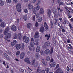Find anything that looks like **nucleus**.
<instances>
[{
    "instance_id": "obj_1",
    "label": "nucleus",
    "mask_w": 73,
    "mask_h": 73,
    "mask_svg": "<svg viewBox=\"0 0 73 73\" xmlns=\"http://www.w3.org/2000/svg\"><path fill=\"white\" fill-rule=\"evenodd\" d=\"M21 4L20 3H18L17 4L16 6V8L17 11L20 12H21Z\"/></svg>"
},
{
    "instance_id": "obj_2",
    "label": "nucleus",
    "mask_w": 73,
    "mask_h": 73,
    "mask_svg": "<svg viewBox=\"0 0 73 73\" xmlns=\"http://www.w3.org/2000/svg\"><path fill=\"white\" fill-rule=\"evenodd\" d=\"M11 34L10 33H8L5 37L4 39L5 40H8L9 38H11Z\"/></svg>"
},
{
    "instance_id": "obj_3",
    "label": "nucleus",
    "mask_w": 73,
    "mask_h": 73,
    "mask_svg": "<svg viewBox=\"0 0 73 73\" xmlns=\"http://www.w3.org/2000/svg\"><path fill=\"white\" fill-rule=\"evenodd\" d=\"M39 37V33L38 32L36 31L35 33V35L34 36V38H37Z\"/></svg>"
},
{
    "instance_id": "obj_4",
    "label": "nucleus",
    "mask_w": 73,
    "mask_h": 73,
    "mask_svg": "<svg viewBox=\"0 0 73 73\" xmlns=\"http://www.w3.org/2000/svg\"><path fill=\"white\" fill-rule=\"evenodd\" d=\"M25 57V53L24 52H22L20 54V58L21 59H23Z\"/></svg>"
},
{
    "instance_id": "obj_5",
    "label": "nucleus",
    "mask_w": 73,
    "mask_h": 73,
    "mask_svg": "<svg viewBox=\"0 0 73 73\" xmlns=\"http://www.w3.org/2000/svg\"><path fill=\"white\" fill-rule=\"evenodd\" d=\"M67 15L68 16V17L69 19H70L72 17V15H71V13L70 11H69V10H67Z\"/></svg>"
},
{
    "instance_id": "obj_6",
    "label": "nucleus",
    "mask_w": 73,
    "mask_h": 73,
    "mask_svg": "<svg viewBox=\"0 0 73 73\" xmlns=\"http://www.w3.org/2000/svg\"><path fill=\"white\" fill-rule=\"evenodd\" d=\"M25 61L26 62H27V63L29 64H31V62H30L28 58H26L25 59Z\"/></svg>"
},
{
    "instance_id": "obj_7",
    "label": "nucleus",
    "mask_w": 73,
    "mask_h": 73,
    "mask_svg": "<svg viewBox=\"0 0 73 73\" xmlns=\"http://www.w3.org/2000/svg\"><path fill=\"white\" fill-rule=\"evenodd\" d=\"M11 29L12 31H14V32H15V31H16V30H17L16 27L15 25L11 27Z\"/></svg>"
},
{
    "instance_id": "obj_8",
    "label": "nucleus",
    "mask_w": 73,
    "mask_h": 73,
    "mask_svg": "<svg viewBox=\"0 0 73 73\" xmlns=\"http://www.w3.org/2000/svg\"><path fill=\"white\" fill-rule=\"evenodd\" d=\"M39 13L40 15H43L44 13V10L43 9L40 8V10Z\"/></svg>"
},
{
    "instance_id": "obj_9",
    "label": "nucleus",
    "mask_w": 73,
    "mask_h": 73,
    "mask_svg": "<svg viewBox=\"0 0 73 73\" xmlns=\"http://www.w3.org/2000/svg\"><path fill=\"white\" fill-rule=\"evenodd\" d=\"M17 44V41L16 40H13V41L11 43L12 46H14Z\"/></svg>"
},
{
    "instance_id": "obj_10",
    "label": "nucleus",
    "mask_w": 73,
    "mask_h": 73,
    "mask_svg": "<svg viewBox=\"0 0 73 73\" xmlns=\"http://www.w3.org/2000/svg\"><path fill=\"white\" fill-rule=\"evenodd\" d=\"M50 45V42L49 41L47 42L44 43L45 46H47V47L49 46Z\"/></svg>"
},
{
    "instance_id": "obj_11",
    "label": "nucleus",
    "mask_w": 73,
    "mask_h": 73,
    "mask_svg": "<svg viewBox=\"0 0 73 73\" xmlns=\"http://www.w3.org/2000/svg\"><path fill=\"white\" fill-rule=\"evenodd\" d=\"M21 44H17L16 45V49L17 50H19L21 48Z\"/></svg>"
},
{
    "instance_id": "obj_12",
    "label": "nucleus",
    "mask_w": 73,
    "mask_h": 73,
    "mask_svg": "<svg viewBox=\"0 0 73 73\" xmlns=\"http://www.w3.org/2000/svg\"><path fill=\"white\" fill-rule=\"evenodd\" d=\"M42 62L44 65H45L47 64V63L46 62V59H42Z\"/></svg>"
},
{
    "instance_id": "obj_13",
    "label": "nucleus",
    "mask_w": 73,
    "mask_h": 73,
    "mask_svg": "<svg viewBox=\"0 0 73 73\" xmlns=\"http://www.w3.org/2000/svg\"><path fill=\"white\" fill-rule=\"evenodd\" d=\"M3 56L7 59V60H8L9 58V56H8L7 54L5 53H4L3 54Z\"/></svg>"
},
{
    "instance_id": "obj_14",
    "label": "nucleus",
    "mask_w": 73,
    "mask_h": 73,
    "mask_svg": "<svg viewBox=\"0 0 73 73\" xmlns=\"http://www.w3.org/2000/svg\"><path fill=\"white\" fill-rule=\"evenodd\" d=\"M28 7L29 9H33V6L31 5V3H29Z\"/></svg>"
},
{
    "instance_id": "obj_15",
    "label": "nucleus",
    "mask_w": 73,
    "mask_h": 73,
    "mask_svg": "<svg viewBox=\"0 0 73 73\" xmlns=\"http://www.w3.org/2000/svg\"><path fill=\"white\" fill-rule=\"evenodd\" d=\"M44 53L45 54H48V53H50V50L49 49H46L44 51Z\"/></svg>"
},
{
    "instance_id": "obj_16",
    "label": "nucleus",
    "mask_w": 73,
    "mask_h": 73,
    "mask_svg": "<svg viewBox=\"0 0 73 73\" xmlns=\"http://www.w3.org/2000/svg\"><path fill=\"white\" fill-rule=\"evenodd\" d=\"M56 65V63L55 62H53L50 64V66L51 67H54Z\"/></svg>"
},
{
    "instance_id": "obj_17",
    "label": "nucleus",
    "mask_w": 73,
    "mask_h": 73,
    "mask_svg": "<svg viewBox=\"0 0 73 73\" xmlns=\"http://www.w3.org/2000/svg\"><path fill=\"white\" fill-rule=\"evenodd\" d=\"M40 31L41 33H43L44 31V27L42 26L41 27H40Z\"/></svg>"
},
{
    "instance_id": "obj_18",
    "label": "nucleus",
    "mask_w": 73,
    "mask_h": 73,
    "mask_svg": "<svg viewBox=\"0 0 73 73\" xmlns=\"http://www.w3.org/2000/svg\"><path fill=\"white\" fill-rule=\"evenodd\" d=\"M40 50V47L38 46H37V47L36 49V52H38Z\"/></svg>"
},
{
    "instance_id": "obj_19",
    "label": "nucleus",
    "mask_w": 73,
    "mask_h": 73,
    "mask_svg": "<svg viewBox=\"0 0 73 73\" xmlns=\"http://www.w3.org/2000/svg\"><path fill=\"white\" fill-rule=\"evenodd\" d=\"M18 38L19 40H21V39L22 36L21 33H18Z\"/></svg>"
},
{
    "instance_id": "obj_20",
    "label": "nucleus",
    "mask_w": 73,
    "mask_h": 73,
    "mask_svg": "<svg viewBox=\"0 0 73 73\" xmlns=\"http://www.w3.org/2000/svg\"><path fill=\"white\" fill-rule=\"evenodd\" d=\"M4 5V2L2 0H0V5L1 6H3Z\"/></svg>"
},
{
    "instance_id": "obj_21",
    "label": "nucleus",
    "mask_w": 73,
    "mask_h": 73,
    "mask_svg": "<svg viewBox=\"0 0 73 73\" xmlns=\"http://www.w3.org/2000/svg\"><path fill=\"white\" fill-rule=\"evenodd\" d=\"M5 26V23L4 22H2L1 23V27H2V28H3V27H4Z\"/></svg>"
},
{
    "instance_id": "obj_22",
    "label": "nucleus",
    "mask_w": 73,
    "mask_h": 73,
    "mask_svg": "<svg viewBox=\"0 0 73 73\" xmlns=\"http://www.w3.org/2000/svg\"><path fill=\"white\" fill-rule=\"evenodd\" d=\"M29 37H27L25 38V40L24 41L25 43H28L29 42Z\"/></svg>"
},
{
    "instance_id": "obj_23",
    "label": "nucleus",
    "mask_w": 73,
    "mask_h": 73,
    "mask_svg": "<svg viewBox=\"0 0 73 73\" xmlns=\"http://www.w3.org/2000/svg\"><path fill=\"white\" fill-rule=\"evenodd\" d=\"M44 26L46 28V29H48V25H47V24H46V22H45L44 23Z\"/></svg>"
},
{
    "instance_id": "obj_24",
    "label": "nucleus",
    "mask_w": 73,
    "mask_h": 73,
    "mask_svg": "<svg viewBox=\"0 0 73 73\" xmlns=\"http://www.w3.org/2000/svg\"><path fill=\"white\" fill-rule=\"evenodd\" d=\"M42 17H40L38 19V22L39 23L40 22H41L42 21Z\"/></svg>"
},
{
    "instance_id": "obj_25",
    "label": "nucleus",
    "mask_w": 73,
    "mask_h": 73,
    "mask_svg": "<svg viewBox=\"0 0 73 73\" xmlns=\"http://www.w3.org/2000/svg\"><path fill=\"white\" fill-rule=\"evenodd\" d=\"M50 34H49V36L47 34H46L45 36V37L47 38V40H48L50 38Z\"/></svg>"
},
{
    "instance_id": "obj_26",
    "label": "nucleus",
    "mask_w": 73,
    "mask_h": 73,
    "mask_svg": "<svg viewBox=\"0 0 73 73\" xmlns=\"http://www.w3.org/2000/svg\"><path fill=\"white\" fill-rule=\"evenodd\" d=\"M31 26H32V25L31 24V23H29L27 25V28H29H29H30Z\"/></svg>"
},
{
    "instance_id": "obj_27",
    "label": "nucleus",
    "mask_w": 73,
    "mask_h": 73,
    "mask_svg": "<svg viewBox=\"0 0 73 73\" xmlns=\"http://www.w3.org/2000/svg\"><path fill=\"white\" fill-rule=\"evenodd\" d=\"M53 23L55 25H56V23H57V19H55L54 20H53Z\"/></svg>"
},
{
    "instance_id": "obj_28",
    "label": "nucleus",
    "mask_w": 73,
    "mask_h": 73,
    "mask_svg": "<svg viewBox=\"0 0 73 73\" xmlns=\"http://www.w3.org/2000/svg\"><path fill=\"white\" fill-rule=\"evenodd\" d=\"M35 57L36 58H38L40 57V55L38 53L36 54H35Z\"/></svg>"
},
{
    "instance_id": "obj_29",
    "label": "nucleus",
    "mask_w": 73,
    "mask_h": 73,
    "mask_svg": "<svg viewBox=\"0 0 73 73\" xmlns=\"http://www.w3.org/2000/svg\"><path fill=\"white\" fill-rule=\"evenodd\" d=\"M22 46L21 48V49L22 50H24V44L23 43H22Z\"/></svg>"
},
{
    "instance_id": "obj_30",
    "label": "nucleus",
    "mask_w": 73,
    "mask_h": 73,
    "mask_svg": "<svg viewBox=\"0 0 73 73\" xmlns=\"http://www.w3.org/2000/svg\"><path fill=\"white\" fill-rule=\"evenodd\" d=\"M30 45L32 47H33V46H35V42H30Z\"/></svg>"
},
{
    "instance_id": "obj_31",
    "label": "nucleus",
    "mask_w": 73,
    "mask_h": 73,
    "mask_svg": "<svg viewBox=\"0 0 73 73\" xmlns=\"http://www.w3.org/2000/svg\"><path fill=\"white\" fill-rule=\"evenodd\" d=\"M36 7H34L33 9V13H34V14H36Z\"/></svg>"
},
{
    "instance_id": "obj_32",
    "label": "nucleus",
    "mask_w": 73,
    "mask_h": 73,
    "mask_svg": "<svg viewBox=\"0 0 73 73\" xmlns=\"http://www.w3.org/2000/svg\"><path fill=\"white\" fill-rule=\"evenodd\" d=\"M46 60L47 61H49L50 60V58L49 56H47L46 57Z\"/></svg>"
},
{
    "instance_id": "obj_33",
    "label": "nucleus",
    "mask_w": 73,
    "mask_h": 73,
    "mask_svg": "<svg viewBox=\"0 0 73 73\" xmlns=\"http://www.w3.org/2000/svg\"><path fill=\"white\" fill-rule=\"evenodd\" d=\"M6 53H7V54L10 55V54H11V52L9 50H7L6 51Z\"/></svg>"
},
{
    "instance_id": "obj_34",
    "label": "nucleus",
    "mask_w": 73,
    "mask_h": 73,
    "mask_svg": "<svg viewBox=\"0 0 73 73\" xmlns=\"http://www.w3.org/2000/svg\"><path fill=\"white\" fill-rule=\"evenodd\" d=\"M38 66V62H36L34 64V66L35 68H36Z\"/></svg>"
},
{
    "instance_id": "obj_35",
    "label": "nucleus",
    "mask_w": 73,
    "mask_h": 73,
    "mask_svg": "<svg viewBox=\"0 0 73 73\" xmlns=\"http://www.w3.org/2000/svg\"><path fill=\"white\" fill-rule=\"evenodd\" d=\"M5 31H6L7 32H9V28H6Z\"/></svg>"
},
{
    "instance_id": "obj_36",
    "label": "nucleus",
    "mask_w": 73,
    "mask_h": 73,
    "mask_svg": "<svg viewBox=\"0 0 73 73\" xmlns=\"http://www.w3.org/2000/svg\"><path fill=\"white\" fill-rule=\"evenodd\" d=\"M53 52V48H51L50 52V54H52Z\"/></svg>"
},
{
    "instance_id": "obj_37",
    "label": "nucleus",
    "mask_w": 73,
    "mask_h": 73,
    "mask_svg": "<svg viewBox=\"0 0 73 73\" xmlns=\"http://www.w3.org/2000/svg\"><path fill=\"white\" fill-rule=\"evenodd\" d=\"M13 37L15 39L17 38V34H14L13 36Z\"/></svg>"
},
{
    "instance_id": "obj_38",
    "label": "nucleus",
    "mask_w": 73,
    "mask_h": 73,
    "mask_svg": "<svg viewBox=\"0 0 73 73\" xmlns=\"http://www.w3.org/2000/svg\"><path fill=\"white\" fill-rule=\"evenodd\" d=\"M60 68H58L55 72V73H58L60 72Z\"/></svg>"
},
{
    "instance_id": "obj_39",
    "label": "nucleus",
    "mask_w": 73,
    "mask_h": 73,
    "mask_svg": "<svg viewBox=\"0 0 73 73\" xmlns=\"http://www.w3.org/2000/svg\"><path fill=\"white\" fill-rule=\"evenodd\" d=\"M40 8V6L39 5H38L36 7V9L37 11H38L39 9Z\"/></svg>"
},
{
    "instance_id": "obj_40",
    "label": "nucleus",
    "mask_w": 73,
    "mask_h": 73,
    "mask_svg": "<svg viewBox=\"0 0 73 73\" xmlns=\"http://www.w3.org/2000/svg\"><path fill=\"white\" fill-rule=\"evenodd\" d=\"M48 14H51V10L50 9L48 10Z\"/></svg>"
},
{
    "instance_id": "obj_41",
    "label": "nucleus",
    "mask_w": 73,
    "mask_h": 73,
    "mask_svg": "<svg viewBox=\"0 0 73 73\" xmlns=\"http://www.w3.org/2000/svg\"><path fill=\"white\" fill-rule=\"evenodd\" d=\"M34 39L32 38L31 39L30 42H34Z\"/></svg>"
},
{
    "instance_id": "obj_42",
    "label": "nucleus",
    "mask_w": 73,
    "mask_h": 73,
    "mask_svg": "<svg viewBox=\"0 0 73 73\" xmlns=\"http://www.w3.org/2000/svg\"><path fill=\"white\" fill-rule=\"evenodd\" d=\"M23 19L24 20H25V21H26L27 20V16H25L23 17Z\"/></svg>"
},
{
    "instance_id": "obj_43",
    "label": "nucleus",
    "mask_w": 73,
    "mask_h": 73,
    "mask_svg": "<svg viewBox=\"0 0 73 73\" xmlns=\"http://www.w3.org/2000/svg\"><path fill=\"white\" fill-rule=\"evenodd\" d=\"M40 71L41 69H40V68H39V67H38L37 69V71L36 72V73H38V72H39Z\"/></svg>"
},
{
    "instance_id": "obj_44",
    "label": "nucleus",
    "mask_w": 73,
    "mask_h": 73,
    "mask_svg": "<svg viewBox=\"0 0 73 73\" xmlns=\"http://www.w3.org/2000/svg\"><path fill=\"white\" fill-rule=\"evenodd\" d=\"M40 13H37L36 15V18H38L40 16Z\"/></svg>"
},
{
    "instance_id": "obj_45",
    "label": "nucleus",
    "mask_w": 73,
    "mask_h": 73,
    "mask_svg": "<svg viewBox=\"0 0 73 73\" xmlns=\"http://www.w3.org/2000/svg\"><path fill=\"white\" fill-rule=\"evenodd\" d=\"M45 71L44 70H42L38 73H45Z\"/></svg>"
},
{
    "instance_id": "obj_46",
    "label": "nucleus",
    "mask_w": 73,
    "mask_h": 73,
    "mask_svg": "<svg viewBox=\"0 0 73 73\" xmlns=\"http://www.w3.org/2000/svg\"><path fill=\"white\" fill-rule=\"evenodd\" d=\"M13 3H15V4H17V2L18 1L17 0H13Z\"/></svg>"
},
{
    "instance_id": "obj_47",
    "label": "nucleus",
    "mask_w": 73,
    "mask_h": 73,
    "mask_svg": "<svg viewBox=\"0 0 73 73\" xmlns=\"http://www.w3.org/2000/svg\"><path fill=\"white\" fill-rule=\"evenodd\" d=\"M65 5V4H64V2H61L60 3L59 5Z\"/></svg>"
},
{
    "instance_id": "obj_48",
    "label": "nucleus",
    "mask_w": 73,
    "mask_h": 73,
    "mask_svg": "<svg viewBox=\"0 0 73 73\" xmlns=\"http://www.w3.org/2000/svg\"><path fill=\"white\" fill-rule=\"evenodd\" d=\"M36 2V0H31V3H35Z\"/></svg>"
},
{
    "instance_id": "obj_49",
    "label": "nucleus",
    "mask_w": 73,
    "mask_h": 73,
    "mask_svg": "<svg viewBox=\"0 0 73 73\" xmlns=\"http://www.w3.org/2000/svg\"><path fill=\"white\" fill-rule=\"evenodd\" d=\"M24 12H25V13H28V10L27 9H25L24 10Z\"/></svg>"
},
{
    "instance_id": "obj_50",
    "label": "nucleus",
    "mask_w": 73,
    "mask_h": 73,
    "mask_svg": "<svg viewBox=\"0 0 73 73\" xmlns=\"http://www.w3.org/2000/svg\"><path fill=\"white\" fill-rule=\"evenodd\" d=\"M49 68H46L45 69V70L46 71V72H48L49 71Z\"/></svg>"
},
{
    "instance_id": "obj_51",
    "label": "nucleus",
    "mask_w": 73,
    "mask_h": 73,
    "mask_svg": "<svg viewBox=\"0 0 73 73\" xmlns=\"http://www.w3.org/2000/svg\"><path fill=\"white\" fill-rule=\"evenodd\" d=\"M53 13L54 15H55L56 14V9H55V8L53 10Z\"/></svg>"
},
{
    "instance_id": "obj_52",
    "label": "nucleus",
    "mask_w": 73,
    "mask_h": 73,
    "mask_svg": "<svg viewBox=\"0 0 73 73\" xmlns=\"http://www.w3.org/2000/svg\"><path fill=\"white\" fill-rule=\"evenodd\" d=\"M20 53V51H17L16 52V55L17 56H19V54Z\"/></svg>"
},
{
    "instance_id": "obj_53",
    "label": "nucleus",
    "mask_w": 73,
    "mask_h": 73,
    "mask_svg": "<svg viewBox=\"0 0 73 73\" xmlns=\"http://www.w3.org/2000/svg\"><path fill=\"white\" fill-rule=\"evenodd\" d=\"M38 26V23L37 22H36V23L35 24V26L36 27H37Z\"/></svg>"
},
{
    "instance_id": "obj_54",
    "label": "nucleus",
    "mask_w": 73,
    "mask_h": 73,
    "mask_svg": "<svg viewBox=\"0 0 73 73\" xmlns=\"http://www.w3.org/2000/svg\"><path fill=\"white\" fill-rule=\"evenodd\" d=\"M7 3H11V0H6Z\"/></svg>"
},
{
    "instance_id": "obj_55",
    "label": "nucleus",
    "mask_w": 73,
    "mask_h": 73,
    "mask_svg": "<svg viewBox=\"0 0 73 73\" xmlns=\"http://www.w3.org/2000/svg\"><path fill=\"white\" fill-rule=\"evenodd\" d=\"M8 32H7V31H5H5L4 32V35H5L7 33H8Z\"/></svg>"
},
{
    "instance_id": "obj_56",
    "label": "nucleus",
    "mask_w": 73,
    "mask_h": 73,
    "mask_svg": "<svg viewBox=\"0 0 73 73\" xmlns=\"http://www.w3.org/2000/svg\"><path fill=\"white\" fill-rule=\"evenodd\" d=\"M38 3L36 4V5H38V4H39L40 3H41V0H38Z\"/></svg>"
},
{
    "instance_id": "obj_57",
    "label": "nucleus",
    "mask_w": 73,
    "mask_h": 73,
    "mask_svg": "<svg viewBox=\"0 0 73 73\" xmlns=\"http://www.w3.org/2000/svg\"><path fill=\"white\" fill-rule=\"evenodd\" d=\"M29 50H31V51H32V50H33L32 48L31 47L29 46Z\"/></svg>"
},
{
    "instance_id": "obj_58",
    "label": "nucleus",
    "mask_w": 73,
    "mask_h": 73,
    "mask_svg": "<svg viewBox=\"0 0 73 73\" xmlns=\"http://www.w3.org/2000/svg\"><path fill=\"white\" fill-rule=\"evenodd\" d=\"M3 34H1V35H0V38H3Z\"/></svg>"
},
{
    "instance_id": "obj_59",
    "label": "nucleus",
    "mask_w": 73,
    "mask_h": 73,
    "mask_svg": "<svg viewBox=\"0 0 73 73\" xmlns=\"http://www.w3.org/2000/svg\"><path fill=\"white\" fill-rule=\"evenodd\" d=\"M16 22L17 23H19V19H17L16 20Z\"/></svg>"
},
{
    "instance_id": "obj_60",
    "label": "nucleus",
    "mask_w": 73,
    "mask_h": 73,
    "mask_svg": "<svg viewBox=\"0 0 73 73\" xmlns=\"http://www.w3.org/2000/svg\"><path fill=\"white\" fill-rule=\"evenodd\" d=\"M51 15V14H48V17L49 18H50V15Z\"/></svg>"
},
{
    "instance_id": "obj_61",
    "label": "nucleus",
    "mask_w": 73,
    "mask_h": 73,
    "mask_svg": "<svg viewBox=\"0 0 73 73\" xmlns=\"http://www.w3.org/2000/svg\"><path fill=\"white\" fill-rule=\"evenodd\" d=\"M36 61V60H33V63L32 64L33 65V64H34V63H35V61Z\"/></svg>"
},
{
    "instance_id": "obj_62",
    "label": "nucleus",
    "mask_w": 73,
    "mask_h": 73,
    "mask_svg": "<svg viewBox=\"0 0 73 73\" xmlns=\"http://www.w3.org/2000/svg\"><path fill=\"white\" fill-rule=\"evenodd\" d=\"M54 60L53 59V58H52L50 60V62H53Z\"/></svg>"
},
{
    "instance_id": "obj_63",
    "label": "nucleus",
    "mask_w": 73,
    "mask_h": 73,
    "mask_svg": "<svg viewBox=\"0 0 73 73\" xmlns=\"http://www.w3.org/2000/svg\"><path fill=\"white\" fill-rule=\"evenodd\" d=\"M69 26L70 28H72V25H71V24H70V23H69Z\"/></svg>"
},
{
    "instance_id": "obj_64",
    "label": "nucleus",
    "mask_w": 73,
    "mask_h": 73,
    "mask_svg": "<svg viewBox=\"0 0 73 73\" xmlns=\"http://www.w3.org/2000/svg\"><path fill=\"white\" fill-rule=\"evenodd\" d=\"M70 39H68L67 40V42L68 43H69V42H70Z\"/></svg>"
}]
</instances>
